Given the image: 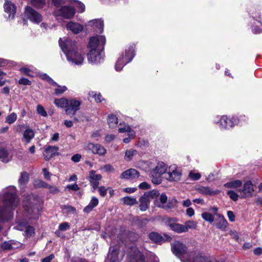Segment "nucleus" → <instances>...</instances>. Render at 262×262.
I'll return each instance as SVG.
<instances>
[{
	"instance_id": "1",
	"label": "nucleus",
	"mask_w": 262,
	"mask_h": 262,
	"mask_svg": "<svg viewBox=\"0 0 262 262\" xmlns=\"http://www.w3.org/2000/svg\"><path fill=\"white\" fill-rule=\"evenodd\" d=\"M18 204L15 187L10 186L0 193V231L2 224L11 220L13 216V210Z\"/></svg>"
},
{
	"instance_id": "2",
	"label": "nucleus",
	"mask_w": 262,
	"mask_h": 262,
	"mask_svg": "<svg viewBox=\"0 0 262 262\" xmlns=\"http://www.w3.org/2000/svg\"><path fill=\"white\" fill-rule=\"evenodd\" d=\"M105 41V37L103 35H96L90 38L88 45L90 50L88 54L89 63L98 64L104 60L103 50Z\"/></svg>"
},
{
	"instance_id": "3",
	"label": "nucleus",
	"mask_w": 262,
	"mask_h": 262,
	"mask_svg": "<svg viewBox=\"0 0 262 262\" xmlns=\"http://www.w3.org/2000/svg\"><path fill=\"white\" fill-rule=\"evenodd\" d=\"M59 45L61 50L66 56L69 62L79 66L81 65L84 61L83 55L78 52L77 43L71 38H60Z\"/></svg>"
},
{
	"instance_id": "4",
	"label": "nucleus",
	"mask_w": 262,
	"mask_h": 262,
	"mask_svg": "<svg viewBox=\"0 0 262 262\" xmlns=\"http://www.w3.org/2000/svg\"><path fill=\"white\" fill-rule=\"evenodd\" d=\"M28 198L26 201H24L25 210L28 214L27 216L30 219H37L42 210V201L33 194L29 195Z\"/></svg>"
},
{
	"instance_id": "5",
	"label": "nucleus",
	"mask_w": 262,
	"mask_h": 262,
	"mask_svg": "<svg viewBox=\"0 0 262 262\" xmlns=\"http://www.w3.org/2000/svg\"><path fill=\"white\" fill-rule=\"evenodd\" d=\"M171 251L183 262H190L196 252L188 251L186 246L179 241H175L171 244Z\"/></svg>"
},
{
	"instance_id": "6",
	"label": "nucleus",
	"mask_w": 262,
	"mask_h": 262,
	"mask_svg": "<svg viewBox=\"0 0 262 262\" xmlns=\"http://www.w3.org/2000/svg\"><path fill=\"white\" fill-rule=\"evenodd\" d=\"M239 120L236 116L227 115L218 116L214 119V123L221 130H230L238 123Z\"/></svg>"
},
{
	"instance_id": "7",
	"label": "nucleus",
	"mask_w": 262,
	"mask_h": 262,
	"mask_svg": "<svg viewBox=\"0 0 262 262\" xmlns=\"http://www.w3.org/2000/svg\"><path fill=\"white\" fill-rule=\"evenodd\" d=\"M135 45H130L122 52L118 57L115 65L116 71H121L123 68L128 63L130 62L135 55Z\"/></svg>"
},
{
	"instance_id": "8",
	"label": "nucleus",
	"mask_w": 262,
	"mask_h": 262,
	"mask_svg": "<svg viewBox=\"0 0 262 262\" xmlns=\"http://www.w3.org/2000/svg\"><path fill=\"white\" fill-rule=\"evenodd\" d=\"M55 6L56 9L54 11L53 15L56 17H61L64 19H69L73 17L75 14V9L72 5Z\"/></svg>"
},
{
	"instance_id": "9",
	"label": "nucleus",
	"mask_w": 262,
	"mask_h": 262,
	"mask_svg": "<svg viewBox=\"0 0 262 262\" xmlns=\"http://www.w3.org/2000/svg\"><path fill=\"white\" fill-rule=\"evenodd\" d=\"M182 176L181 169L174 164L168 167L165 174V178L170 182H178L181 180Z\"/></svg>"
},
{
	"instance_id": "10",
	"label": "nucleus",
	"mask_w": 262,
	"mask_h": 262,
	"mask_svg": "<svg viewBox=\"0 0 262 262\" xmlns=\"http://www.w3.org/2000/svg\"><path fill=\"white\" fill-rule=\"evenodd\" d=\"M24 15L25 17L34 24H38L42 20L41 15L29 6L26 7Z\"/></svg>"
},
{
	"instance_id": "11",
	"label": "nucleus",
	"mask_w": 262,
	"mask_h": 262,
	"mask_svg": "<svg viewBox=\"0 0 262 262\" xmlns=\"http://www.w3.org/2000/svg\"><path fill=\"white\" fill-rule=\"evenodd\" d=\"M119 251V246H111L107 254V260L109 262H120L123 258L124 254H120Z\"/></svg>"
},
{
	"instance_id": "12",
	"label": "nucleus",
	"mask_w": 262,
	"mask_h": 262,
	"mask_svg": "<svg viewBox=\"0 0 262 262\" xmlns=\"http://www.w3.org/2000/svg\"><path fill=\"white\" fill-rule=\"evenodd\" d=\"M81 102L75 98H70L68 100L67 107L65 112L67 115H74L80 110Z\"/></svg>"
},
{
	"instance_id": "13",
	"label": "nucleus",
	"mask_w": 262,
	"mask_h": 262,
	"mask_svg": "<svg viewBox=\"0 0 262 262\" xmlns=\"http://www.w3.org/2000/svg\"><path fill=\"white\" fill-rule=\"evenodd\" d=\"M84 149L89 152L97 154L99 156H103L106 153V149L105 148L99 144L89 143L84 146Z\"/></svg>"
},
{
	"instance_id": "14",
	"label": "nucleus",
	"mask_w": 262,
	"mask_h": 262,
	"mask_svg": "<svg viewBox=\"0 0 262 262\" xmlns=\"http://www.w3.org/2000/svg\"><path fill=\"white\" fill-rule=\"evenodd\" d=\"M129 262H145L143 254L136 247H132L128 255Z\"/></svg>"
},
{
	"instance_id": "15",
	"label": "nucleus",
	"mask_w": 262,
	"mask_h": 262,
	"mask_svg": "<svg viewBox=\"0 0 262 262\" xmlns=\"http://www.w3.org/2000/svg\"><path fill=\"white\" fill-rule=\"evenodd\" d=\"M178 220L176 218H168L166 221L167 225L173 231L178 233L185 232L184 227L182 224L177 223Z\"/></svg>"
},
{
	"instance_id": "16",
	"label": "nucleus",
	"mask_w": 262,
	"mask_h": 262,
	"mask_svg": "<svg viewBox=\"0 0 262 262\" xmlns=\"http://www.w3.org/2000/svg\"><path fill=\"white\" fill-rule=\"evenodd\" d=\"M88 179L92 186V191L94 192L96 189L98 188L99 181L102 179V176L100 174L96 173L95 170H92L90 171Z\"/></svg>"
},
{
	"instance_id": "17",
	"label": "nucleus",
	"mask_w": 262,
	"mask_h": 262,
	"mask_svg": "<svg viewBox=\"0 0 262 262\" xmlns=\"http://www.w3.org/2000/svg\"><path fill=\"white\" fill-rule=\"evenodd\" d=\"M24 228L25 229V236L27 237L32 236L34 234V228L30 226L27 225V223L23 221H18L17 229L19 230H23Z\"/></svg>"
},
{
	"instance_id": "18",
	"label": "nucleus",
	"mask_w": 262,
	"mask_h": 262,
	"mask_svg": "<svg viewBox=\"0 0 262 262\" xmlns=\"http://www.w3.org/2000/svg\"><path fill=\"white\" fill-rule=\"evenodd\" d=\"M86 26L92 27V29L97 33H102L103 30V21L101 19H95L89 21Z\"/></svg>"
},
{
	"instance_id": "19",
	"label": "nucleus",
	"mask_w": 262,
	"mask_h": 262,
	"mask_svg": "<svg viewBox=\"0 0 262 262\" xmlns=\"http://www.w3.org/2000/svg\"><path fill=\"white\" fill-rule=\"evenodd\" d=\"M5 12L8 14V18L13 19L16 12V7L11 2L6 1L4 5Z\"/></svg>"
},
{
	"instance_id": "20",
	"label": "nucleus",
	"mask_w": 262,
	"mask_h": 262,
	"mask_svg": "<svg viewBox=\"0 0 262 262\" xmlns=\"http://www.w3.org/2000/svg\"><path fill=\"white\" fill-rule=\"evenodd\" d=\"M13 155L11 152L4 147H0V161L4 163L10 162Z\"/></svg>"
},
{
	"instance_id": "21",
	"label": "nucleus",
	"mask_w": 262,
	"mask_h": 262,
	"mask_svg": "<svg viewBox=\"0 0 262 262\" xmlns=\"http://www.w3.org/2000/svg\"><path fill=\"white\" fill-rule=\"evenodd\" d=\"M254 20L252 26V31L254 33H260L262 32V20L259 15L252 16Z\"/></svg>"
},
{
	"instance_id": "22",
	"label": "nucleus",
	"mask_w": 262,
	"mask_h": 262,
	"mask_svg": "<svg viewBox=\"0 0 262 262\" xmlns=\"http://www.w3.org/2000/svg\"><path fill=\"white\" fill-rule=\"evenodd\" d=\"M254 191L253 185L251 181L246 182L243 186V188L241 190L242 198H246L251 196Z\"/></svg>"
},
{
	"instance_id": "23",
	"label": "nucleus",
	"mask_w": 262,
	"mask_h": 262,
	"mask_svg": "<svg viewBox=\"0 0 262 262\" xmlns=\"http://www.w3.org/2000/svg\"><path fill=\"white\" fill-rule=\"evenodd\" d=\"M66 28L67 30H70L75 34L79 33L83 30V26L82 25L72 21L67 24Z\"/></svg>"
},
{
	"instance_id": "24",
	"label": "nucleus",
	"mask_w": 262,
	"mask_h": 262,
	"mask_svg": "<svg viewBox=\"0 0 262 262\" xmlns=\"http://www.w3.org/2000/svg\"><path fill=\"white\" fill-rule=\"evenodd\" d=\"M139 172L135 169L130 168L122 173L120 178L123 179H134L138 178Z\"/></svg>"
},
{
	"instance_id": "25",
	"label": "nucleus",
	"mask_w": 262,
	"mask_h": 262,
	"mask_svg": "<svg viewBox=\"0 0 262 262\" xmlns=\"http://www.w3.org/2000/svg\"><path fill=\"white\" fill-rule=\"evenodd\" d=\"M199 193L203 195H215L220 193V191L217 189L213 190L208 186H200L197 188Z\"/></svg>"
},
{
	"instance_id": "26",
	"label": "nucleus",
	"mask_w": 262,
	"mask_h": 262,
	"mask_svg": "<svg viewBox=\"0 0 262 262\" xmlns=\"http://www.w3.org/2000/svg\"><path fill=\"white\" fill-rule=\"evenodd\" d=\"M58 149V147L55 146H50L46 148L43 153L45 159L46 161H48L54 156L56 155V154L58 155L57 153Z\"/></svg>"
},
{
	"instance_id": "27",
	"label": "nucleus",
	"mask_w": 262,
	"mask_h": 262,
	"mask_svg": "<svg viewBox=\"0 0 262 262\" xmlns=\"http://www.w3.org/2000/svg\"><path fill=\"white\" fill-rule=\"evenodd\" d=\"M34 136L35 132L34 130L28 128L24 132L22 140L25 142L26 144H28L34 138Z\"/></svg>"
},
{
	"instance_id": "28",
	"label": "nucleus",
	"mask_w": 262,
	"mask_h": 262,
	"mask_svg": "<svg viewBox=\"0 0 262 262\" xmlns=\"http://www.w3.org/2000/svg\"><path fill=\"white\" fill-rule=\"evenodd\" d=\"M167 170V165L163 162H159L152 172L159 176H161L165 173H166Z\"/></svg>"
},
{
	"instance_id": "29",
	"label": "nucleus",
	"mask_w": 262,
	"mask_h": 262,
	"mask_svg": "<svg viewBox=\"0 0 262 262\" xmlns=\"http://www.w3.org/2000/svg\"><path fill=\"white\" fill-rule=\"evenodd\" d=\"M217 216L218 220L217 222L215 223L216 227L222 231H226L228 226L227 221L225 219V217L221 214H217Z\"/></svg>"
},
{
	"instance_id": "30",
	"label": "nucleus",
	"mask_w": 262,
	"mask_h": 262,
	"mask_svg": "<svg viewBox=\"0 0 262 262\" xmlns=\"http://www.w3.org/2000/svg\"><path fill=\"white\" fill-rule=\"evenodd\" d=\"M98 199L95 196H93L88 205L84 208L83 211L85 213H89L98 205Z\"/></svg>"
},
{
	"instance_id": "31",
	"label": "nucleus",
	"mask_w": 262,
	"mask_h": 262,
	"mask_svg": "<svg viewBox=\"0 0 262 262\" xmlns=\"http://www.w3.org/2000/svg\"><path fill=\"white\" fill-rule=\"evenodd\" d=\"M139 208L141 211H146L149 206L150 201L144 195L141 196L139 199Z\"/></svg>"
},
{
	"instance_id": "32",
	"label": "nucleus",
	"mask_w": 262,
	"mask_h": 262,
	"mask_svg": "<svg viewBox=\"0 0 262 262\" xmlns=\"http://www.w3.org/2000/svg\"><path fill=\"white\" fill-rule=\"evenodd\" d=\"M69 99L65 97L56 98L54 99V103L58 107L64 108L66 110Z\"/></svg>"
},
{
	"instance_id": "33",
	"label": "nucleus",
	"mask_w": 262,
	"mask_h": 262,
	"mask_svg": "<svg viewBox=\"0 0 262 262\" xmlns=\"http://www.w3.org/2000/svg\"><path fill=\"white\" fill-rule=\"evenodd\" d=\"M137 153L138 152L136 149L133 148L127 149L125 151L124 159L126 161L129 162L133 159L134 156L137 154Z\"/></svg>"
},
{
	"instance_id": "34",
	"label": "nucleus",
	"mask_w": 262,
	"mask_h": 262,
	"mask_svg": "<svg viewBox=\"0 0 262 262\" xmlns=\"http://www.w3.org/2000/svg\"><path fill=\"white\" fill-rule=\"evenodd\" d=\"M72 7H73V8L75 9V11L76 12V10L79 13H82L85 10V6L84 5L77 1H74L72 3Z\"/></svg>"
},
{
	"instance_id": "35",
	"label": "nucleus",
	"mask_w": 262,
	"mask_h": 262,
	"mask_svg": "<svg viewBox=\"0 0 262 262\" xmlns=\"http://www.w3.org/2000/svg\"><path fill=\"white\" fill-rule=\"evenodd\" d=\"M19 243H16L12 241L5 242L3 243L2 247L3 249H13L18 247Z\"/></svg>"
},
{
	"instance_id": "36",
	"label": "nucleus",
	"mask_w": 262,
	"mask_h": 262,
	"mask_svg": "<svg viewBox=\"0 0 262 262\" xmlns=\"http://www.w3.org/2000/svg\"><path fill=\"white\" fill-rule=\"evenodd\" d=\"M242 182L241 180H236L226 183L224 184V187L230 188H236L242 186Z\"/></svg>"
},
{
	"instance_id": "37",
	"label": "nucleus",
	"mask_w": 262,
	"mask_h": 262,
	"mask_svg": "<svg viewBox=\"0 0 262 262\" xmlns=\"http://www.w3.org/2000/svg\"><path fill=\"white\" fill-rule=\"evenodd\" d=\"M101 2L106 5H114L116 4H125L128 0H100Z\"/></svg>"
},
{
	"instance_id": "38",
	"label": "nucleus",
	"mask_w": 262,
	"mask_h": 262,
	"mask_svg": "<svg viewBox=\"0 0 262 262\" xmlns=\"http://www.w3.org/2000/svg\"><path fill=\"white\" fill-rule=\"evenodd\" d=\"M108 124L111 128L115 127L118 124V118L116 115L110 114L107 117Z\"/></svg>"
},
{
	"instance_id": "39",
	"label": "nucleus",
	"mask_w": 262,
	"mask_h": 262,
	"mask_svg": "<svg viewBox=\"0 0 262 262\" xmlns=\"http://www.w3.org/2000/svg\"><path fill=\"white\" fill-rule=\"evenodd\" d=\"M160 194L159 192L155 189L152 190L151 191H147L144 193L143 195H145L149 201L151 199H154L157 198Z\"/></svg>"
},
{
	"instance_id": "40",
	"label": "nucleus",
	"mask_w": 262,
	"mask_h": 262,
	"mask_svg": "<svg viewBox=\"0 0 262 262\" xmlns=\"http://www.w3.org/2000/svg\"><path fill=\"white\" fill-rule=\"evenodd\" d=\"M123 203L129 206H133L138 203L136 199L132 196H125L122 198Z\"/></svg>"
},
{
	"instance_id": "41",
	"label": "nucleus",
	"mask_w": 262,
	"mask_h": 262,
	"mask_svg": "<svg viewBox=\"0 0 262 262\" xmlns=\"http://www.w3.org/2000/svg\"><path fill=\"white\" fill-rule=\"evenodd\" d=\"M28 180V174L26 172L21 173L20 177L18 180V182L20 187H23L27 183Z\"/></svg>"
},
{
	"instance_id": "42",
	"label": "nucleus",
	"mask_w": 262,
	"mask_h": 262,
	"mask_svg": "<svg viewBox=\"0 0 262 262\" xmlns=\"http://www.w3.org/2000/svg\"><path fill=\"white\" fill-rule=\"evenodd\" d=\"M149 238L154 242L156 243H160L163 240V237L158 233L151 232L149 235Z\"/></svg>"
},
{
	"instance_id": "43",
	"label": "nucleus",
	"mask_w": 262,
	"mask_h": 262,
	"mask_svg": "<svg viewBox=\"0 0 262 262\" xmlns=\"http://www.w3.org/2000/svg\"><path fill=\"white\" fill-rule=\"evenodd\" d=\"M184 227L185 232H187L189 229H196L197 225L196 223L193 221H189L185 223V225H183Z\"/></svg>"
},
{
	"instance_id": "44",
	"label": "nucleus",
	"mask_w": 262,
	"mask_h": 262,
	"mask_svg": "<svg viewBox=\"0 0 262 262\" xmlns=\"http://www.w3.org/2000/svg\"><path fill=\"white\" fill-rule=\"evenodd\" d=\"M89 95L90 97L94 98L95 100L97 102H101L103 100L101 95L100 93L97 94L96 92L94 91L90 92Z\"/></svg>"
},
{
	"instance_id": "45",
	"label": "nucleus",
	"mask_w": 262,
	"mask_h": 262,
	"mask_svg": "<svg viewBox=\"0 0 262 262\" xmlns=\"http://www.w3.org/2000/svg\"><path fill=\"white\" fill-rule=\"evenodd\" d=\"M17 118V116L16 114L15 113H12L6 118V122L9 124H11L16 121Z\"/></svg>"
},
{
	"instance_id": "46",
	"label": "nucleus",
	"mask_w": 262,
	"mask_h": 262,
	"mask_svg": "<svg viewBox=\"0 0 262 262\" xmlns=\"http://www.w3.org/2000/svg\"><path fill=\"white\" fill-rule=\"evenodd\" d=\"M31 3L34 7L42 8L46 4V0H30Z\"/></svg>"
},
{
	"instance_id": "47",
	"label": "nucleus",
	"mask_w": 262,
	"mask_h": 262,
	"mask_svg": "<svg viewBox=\"0 0 262 262\" xmlns=\"http://www.w3.org/2000/svg\"><path fill=\"white\" fill-rule=\"evenodd\" d=\"M202 217L206 221L212 223L214 221V216L213 215L208 212H204L202 214Z\"/></svg>"
},
{
	"instance_id": "48",
	"label": "nucleus",
	"mask_w": 262,
	"mask_h": 262,
	"mask_svg": "<svg viewBox=\"0 0 262 262\" xmlns=\"http://www.w3.org/2000/svg\"><path fill=\"white\" fill-rule=\"evenodd\" d=\"M54 85L57 86V88L55 89L54 90V93L56 95H61L68 90L67 88L64 85L61 86L57 83V84H55Z\"/></svg>"
},
{
	"instance_id": "49",
	"label": "nucleus",
	"mask_w": 262,
	"mask_h": 262,
	"mask_svg": "<svg viewBox=\"0 0 262 262\" xmlns=\"http://www.w3.org/2000/svg\"><path fill=\"white\" fill-rule=\"evenodd\" d=\"M40 77L44 80L47 81L51 85L57 84V83L54 81L46 73H41L40 75Z\"/></svg>"
},
{
	"instance_id": "50",
	"label": "nucleus",
	"mask_w": 262,
	"mask_h": 262,
	"mask_svg": "<svg viewBox=\"0 0 262 262\" xmlns=\"http://www.w3.org/2000/svg\"><path fill=\"white\" fill-rule=\"evenodd\" d=\"M120 126L119 127L118 132L120 133H127V134L130 133L131 131H134L133 130L131 127L127 124H123L122 126L121 124H120Z\"/></svg>"
},
{
	"instance_id": "51",
	"label": "nucleus",
	"mask_w": 262,
	"mask_h": 262,
	"mask_svg": "<svg viewBox=\"0 0 262 262\" xmlns=\"http://www.w3.org/2000/svg\"><path fill=\"white\" fill-rule=\"evenodd\" d=\"M19 71H20L21 73H22L23 74H24L26 75H27V76H29L30 77L34 76L33 74H32L33 70L31 69L30 68H29L28 67H25L21 68L20 69Z\"/></svg>"
},
{
	"instance_id": "52",
	"label": "nucleus",
	"mask_w": 262,
	"mask_h": 262,
	"mask_svg": "<svg viewBox=\"0 0 262 262\" xmlns=\"http://www.w3.org/2000/svg\"><path fill=\"white\" fill-rule=\"evenodd\" d=\"M167 197L165 193H162L160 196V203H158V206L161 208H165L164 204L167 202Z\"/></svg>"
},
{
	"instance_id": "53",
	"label": "nucleus",
	"mask_w": 262,
	"mask_h": 262,
	"mask_svg": "<svg viewBox=\"0 0 262 262\" xmlns=\"http://www.w3.org/2000/svg\"><path fill=\"white\" fill-rule=\"evenodd\" d=\"M36 111L37 113L40 114L41 116L43 117L47 116V113L42 105L40 104L37 105Z\"/></svg>"
},
{
	"instance_id": "54",
	"label": "nucleus",
	"mask_w": 262,
	"mask_h": 262,
	"mask_svg": "<svg viewBox=\"0 0 262 262\" xmlns=\"http://www.w3.org/2000/svg\"><path fill=\"white\" fill-rule=\"evenodd\" d=\"M127 135L128 137L124 138L123 140L125 143H128L132 139H134L135 137L136 133L135 131H131Z\"/></svg>"
},
{
	"instance_id": "55",
	"label": "nucleus",
	"mask_w": 262,
	"mask_h": 262,
	"mask_svg": "<svg viewBox=\"0 0 262 262\" xmlns=\"http://www.w3.org/2000/svg\"><path fill=\"white\" fill-rule=\"evenodd\" d=\"M227 194L229 195V198L233 201H236L238 199V194L233 190L228 191Z\"/></svg>"
},
{
	"instance_id": "56",
	"label": "nucleus",
	"mask_w": 262,
	"mask_h": 262,
	"mask_svg": "<svg viewBox=\"0 0 262 262\" xmlns=\"http://www.w3.org/2000/svg\"><path fill=\"white\" fill-rule=\"evenodd\" d=\"M189 178L193 180H198L201 178V174L200 173H194L192 171H190L189 173Z\"/></svg>"
},
{
	"instance_id": "57",
	"label": "nucleus",
	"mask_w": 262,
	"mask_h": 262,
	"mask_svg": "<svg viewBox=\"0 0 262 262\" xmlns=\"http://www.w3.org/2000/svg\"><path fill=\"white\" fill-rule=\"evenodd\" d=\"M70 228V225L67 222H63L59 225L58 229L61 231H66Z\"/></svg>"
},
{
	"instance_id": "58",
	"label": "nucleus",
	"mask_w": 262,
	"mask_h": 262,
	"mask_svg": "<svg viewBox=\"0 0 262 262\" xmlns=\"http://www.w3.org/2000/svg\"><path fill=\"white\" fill-rule=\"evenodd\" d=\"M18 83L24 85H30L31 84V82L29 79L23 77L18 80Z\"/></svg>"
},
{
	"instance_id": "59",
	"label": "nucleus",
	"mask_w": 262,
	"mask_h": 262,
	"mask_svg": "<svg viewBox=\"0 0 262 262\" xmlns=\"http://www.w3.org/2000/svg\"><path fill=\"white\" fill-rule=\"evenodd\" d=\"M80 188L78 186V185L76 183L74 184L68 185L66 187V189L72 190L74 191H78L79 190Z\"/></svg>"
},
{
	"instance_id": "60",
	"label": "nucleus",
	"mask_w": 262,
	"mask_h": 262,
	"mask_svg": "<svg viewBox=\"0 0 262 262\" xmlns=\"http://www.w3.org/2000/svg\"><path fill=\"white\" fill-rule=\"evenodd\" d=\"M63 209L69 213H74L76 211L75 208L71 206H64Z\"/></svg>"
},
{
	"instance_id": "61",
	"label": "nucleus",
	"mask_w": 262,
	"mask_h": 262,
	"mask_svg": "<svg viewBox=\"0 0 262 262\" xmlns=\"http://www.w3.org/2000/svg\"><path fill=\"white\" fill-rule=\"evenodd\" d=\"M98 191L99 192L100 195L101 196L104 197L106 194L107 189L104 186H101L99 187Z\"/></svg>"
},
{
	"instance_id": "62",
	"label": "nucleus",
	"mask_w": 262,
	"mask_h": 262,
	"mask_svg": "<svg viewBox=\"0 0 262 262\" xmlns=\"http://www.w3.org/2000/svg\"><path fill=\"white\" fill-rule=\"evenodd\" d=\"M139 188L144 190L148 189L150 188V185L147 182H144L139 184Z\"/></svg>"
},
{
	"instance_id": "63",
	"label": "nucleus",
	"mask_w": 262,
	"mask_h": 262,
	"mask_svg": "<svg viewBox=\"0 0 262 262\" xmlns=\"http://www.w3.org/2000/svg\"><path fill=\"white\" fill-rule=\"evenodd\" d=\"M81 158V155L79 154H77L73 155L72 157L71 160L73 162L77 163L80 161Z\"/></svg>"
},
{
	"instance_id": "64",
	"label": "nucleus",
	"mask_w": 262,
	"mask_h": 262,
	"mask_svg": "<svg viewBox=\"0 0 262 262\" xmlns=\"http://www.w3.org/2000/svg\"><path fill=\"white\" fill-rule=\"evenodd\" d=\"M54 258V255L53 254L45 257L41 260V262H51Z\"/></svg>"
}]
</instances>
